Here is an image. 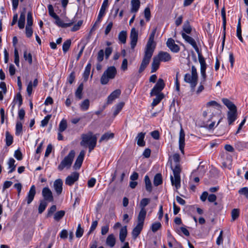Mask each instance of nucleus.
<instances>
[{"mask_svg": "<svg viewBox=\"0 0 248 248\" xmlns=\"http://www.w3.org/2000/svg\"><path fill=\"white\" fill-rule=\"evenodd\" d=\"M33 33L31 27L26 26V35L27 37H31Z\"/></svg>", "mask_w": 248, "mask_h": 248, "instance_id": "63", "label": "nucleus"}, {"mask_svg": "<svg viewBox=\"0 0 248 248\" xmlns=\"http://www.w3.org/2000/svg\"><path fill=\"white\" fill-rule=\"evenodd\" d=\"M162 183V175L160 173L156 174L154 179V185L157 186Z\"/></svg>", "mask_w": 248, "mask_h": 248, "instance_id": "37", "label": "nucleus"}, {"mask_svg": "<svg viewBox=\"0 0 248 248\" xmlns=\"http://www.w3.org/2000/svg\"><path fill=\"white\" fill-rule=\"evenodd\" d=\"M104 51L103 49L100 50L97 54V61L98 62H101L103 61L104 57Z\"/></svg>", "mask_w": 248, "mask_h": 248, "instance_id": "52", "label": "nucleus"}, {"mask_svg": "<svg viewBox=\"0 0 248 248\" xmlns=\"http://www.w3.org/2000/svg\"><path fill=\"white\" fill-rule=\"evenodd\" d=\"M240 194H243L246 197L248 198V188L247 187H243L239 189L238 191Z\"/></svg>", "mask_w": 248, "mask_h": 248, "instance_id": "64", "label": "nucleus"}, {"mask_svg": "<svg viewBox=\"0 0 248 248\" xmlns=\"http://www.w3.org/2000/svg\"><path fill=\"white\" fill-rule=\"evenodd\" d=\"M67 127V121L65 119H63L60 122L59 125V131L62 132L66 130Z\"/></svg>", "mask_w": 248, "mask_h": 248, "instance_id": "40", "label": "nucleus"}, {"mask_svg": "<svg viewBox=\"0 0 248 248\" xmlns=\"http://www.w3.org/2000/svg\"><path fill=\"white\" fill-rule=\"evenodd\" d=\"M78 180V173L74 172L71 175L68 176L65 180V184L69 186L72 185L76 181Z\"/></svg>", "mask_w": 248, "mask_h": 248, "instance_id": "23", "label": "nucleus"}, {"mask_svg": "<svg viewBox=\"0 0 248 248\" xmlns=\"http://www.w3.org/2000/svg\"><path fill=\"white\" fill-rule=\"evenodd\" d=\"M36 193L35 186L34 185L31 186L28 193V195L25 200V201H27L28 204H30L33 200L35 195Z\"/></svg>", "mask_w": 248, "mask_h": 248, "instance_id": "18", "label": "nucleus"}, {"mask_svg": "<svg viewBox=\"0 0 248 248\" xmlns=\"http://www.w3.org/2000/svg\"><path fill=\"white\" fill-rule=\"evenodd\" d=\"M131 13H137L140 7V0H131Z\"/></svg>", "mask_w": 248, "mask_h": 248, "instance_id": "25", "label": "nucleus"}, {"mask_svg": "<svg viewBox=\"0 0 248 248\" xmlns=\"http://www.w3.org/2000/svg\"><path fill=\"white\" fill-rule=\"evenodd\" d=\"M16 162L15 160L13 158H10L8 162V168L10 170L8 171L9 173H11L14 171L16 169V165L15 164Z\"/></svg>", "mask_w": 248, "mask_h": 248, "instance_id": "32", "label": "nucleus"}, {"mask_svg": "<svg viewBox=\"0 0 248 248\" xmlns=\"http://www.w3.org/2000/svg\"><path fill=\"white\" fill-rule=\"evenodd\" d=\"M185 134L184 130L182 128H181L180 133H179V149L181 151L182 154H184V148L185 145Z\"/></svg>", "mask_w": 248, "mask_h": 248, "instance_id": "16", "label": "nucleus"}, {"mask_svg": "<svg viewBox=\"0 0 248 248\" xmlns=\"http://www.w3.org/2000/svg\"><path fill=\"white\" fill-rule=\"evenodd\" d=\"M144 16L146 20V21H149L151 17V12L150 10L149 7H146L144 11Z\"/></svg>", "mask_w": 248, "mask_h": 248, "instance_id": "60", "label": "nucleus"}, {"mask_svg": "<svg viewBox=\"0 0 248 248\" xmlns=\"http://www.w3.org/2000/svg\"><path fill=\"white\" fill-rule=\"evenodd\" d=\"M33 24V19L32 17V13L29 12L27 14V23L26 26L31 27Z\"/></svg>", "mask_w": 248, "mask_h": 248, "instance_id": "53", "label": "nucleus"}, {"mask_svg": "<svg viewBox=\"0 0 248 248\" xmlns=\"http://www.w3.org/2000/svg\"><path fill=\"white\" fill-rule=\"evenodd\" d=\"M237 117V109L229 110L227 112V119L228 124L231 125L235 121Z\"/></svg>", "mask_w": 248, "mask_h": 248, "instance_id": "17", "label": "nucleus"}, {"mask_svg": "<svg viewBox=\"0 0 248 248\" xmlns=\"http://www.w3.org/2000/svg\"><path fill=\"white\" fill-rule=\"evenodd\" d=\"M182 36L185 40L190 44L195 49L197 52H198V47L197 45L196 42L195 40L191 37L187 35L185 32H182Z\"/></svg>", "mask_w": 248, "mask_h": 248, "instance_id": "15", "label": "nucleus"}, {"mask_svg": "<svg viewBox=\"0 0 248 248\" xmlns=\"http://www.w3.org/2000/svg\"><path fill=\"white\" fill-rule=\"evenodd\" d=\"M145 218L138 216L137 224L132 232V238L136 239L140 233L144 225Z\"/></svg>", "mask_w": 248, "mask_h": 248, "instance_id": "6", "label": "nucleus"}, {"mask_svg": "<svg viewBox=\"0 0 248 248\" xmlns=\"http://www.w3.org/2000/svg\"><path fill=\"white\" fill-rule=\"evenodd\" d=\"M153 52L154 51L151 50L146 49L145 50L144 57L139 70V72L140 73L142 72L145 70L147 66L149 64Z\"/></svg>", "mask_w": 248, "mask_h": 248, "instance_id": "7", "label": "nucleus"}, {"mask_svg": "<svg viewBox=\"0 0 248 248\" xmlns=\"http://www.w3.org/2000/svg\"><path fill=\"white\" fill-rule=\"evenodd\" d=\"M138 38V32L135 29L133 28L131 30L130 39L131 48L134 49L137 45Z\"/></svg>", "mask_w": 248, "mask_h": 248, "instance_id": "12", "label": "nucleus"}, {"mask_svg": "<svg viewBox=\"0 0 248 248\" xmlns=\"http://www.w3.org/2000/svg\"><path fill=\"white\" fill-rule=\"evenodd\" d=\"M76 74L75 72H72L67 78V81L70 84H72L75 80Z\"/></svg>", "mask_w": 248, "mask_h": 248, "instance_id": "62", "label": "nucleus"}, {"mask_svg": "<svg viewBox=\"0 0 248 248\" xmlns=\"http://www.w3.org/2000/svg\"><path fill=\"white\" fill-rule=\"evenodd\" d=\"M62 181L61 179L56 180L53 184V187L58 196L61 194L62 191Z\"/></svg>", "mask_w": 248, "mask_h": 248, "instance_id": "19", "label": "nucleus"}, {"mask_svg": "<svg viewBox=\"0 0 248 248\" xmlns=\"http://www.w3.org/2000/svg\"><path fill=\"white\" fill-rule=\"evenodd\" d=\"M144 182L146 190L150 193L152 191V184L149 177L147 175L144 177Z\"/></svg>", "mask_w": 248, "mask_h": 248, "instance_id": "30", "label": "nucleus"}, {"mask_svg": "<svg viewBox=\"0 0 248 248\" xmlns=\"http://www.w3.org/2000/svg\"><path fill=\"white\" fill-rule=\"evenodd\" d=\"M116 243V238L113 234L108 235L106 239V244L110 247L114 246Z\"/></svg>", "mask_w": 248, "mask_h": 248, "instance_id": "28", "label": "nucleus"}, {"mask_svg": "<svg viewBox=\"0 0 248 248\" xmlns=\"http://www.w3.org/2000/svg\"><path fill=\"white\" fill-rule=\"evenodd\" d=\"M165 83L162 78H159L157 83L155 85L154 88L152 89L150 93V96H153L154 95H157L162 93L161 92L165 87Z\"/></svg>", "mask_w": 248, "mask_h": 248, "instance_id": "8", "label": "nucleus"}, {"mask_svg": "<svg viewBox=\"0 0 248 248\" xmlns=\"http://www.w3.org/2000/svg\"><path fill=\"white\" fill-rule=\"evenodd\" d=\"M160 61L156 57L153 58V61L152 63L151 73H154L156 71L159 66Z\"/></svg>", "mask_w": 248, "mask_h": 248, "instance_id": "27", "label": "nucleus"}, {"mask_svg": "<svg viewBox=\"0 0 248 248\" xmlns=\"http://www.w3.org/2000/svg\"><path fill=\"white\" fill-rule=\"evenodd\" d=\"M198 59L201 65V73L202 78V82H205L206 78V64L204 60V58L202 56V54L200 52L199 49H198Z\"/></svg>", "mask_w": 248, "mask_h": 248, "instance_id": "9", "label": "nucleus"}, {"mask_svg": "<svg viewBox=\"0 0 248 248\" xmlns=\"http://www.w3.org/2000/svg\"><path fill=\"white\" fill-rule=\"evenodd\" d=\"M166 45L170 51L173 53H177L180 51L179 46L176 44L174 40L171 38L168 39Z\"/></svg>", "mask_w": 248, "mask_h": 248, "instance_id": "13", "label": "nucleus"}, {"mask_svg": "<svg viewBox=\"0 0 248 248\" xmlns=\"http://www.w3.org/2000/svg\"><path fill=\"white\" fill-rule=\"evenodd\" d=\"M150 199L149 198H143L141 200L140 203V210L138 216L144 218L146 217L147 212L145 207L150 203Z\"/></svg>", "mask_w": 248, "mask_h": 248, "instance_id": "11", "label": "nucleus"}, {"mask_svg": "<svg viewBox=\"0 0 248 248\" xmlns=\"http://www.w3.org/2000/svg\"><path fill=\"white\" fill-rule=\"evenodd\" d=\"M156 28L154 29L152 31L146 46L145 49L154 51L155 47V43L154 42V37L156 33Z\"/></svg>", "mask_w": 248, "mask_h": 248, "instance_id": "10", "label": "nucleus"}, {"mask_svg": "<svg viewBox=\"0 0 248 248\" xmlns=\"http://www.w3.org/2000/svg\"><path fill=\"white\" fill-rule=\"evenodd\" d=\"M75 155V151L73 150H71L69 153L62 160L60 164L58 166V170L62 171L64 169L67 170L69 169L71 167Z\"/></svg>", "mask_w": 248, "mask_h": 248, "instance_id": "4", "label": "nucleus"}, {"mask_svg": "<svg viewBox=\"0 0 248 248\" xmlns=\"http://www.w3.org/2000/svg\"><path fill=\"white\" fill-rule=\"evenodd\" d=\"M222 101L223 104L228 108L229 110L237 109L236 106L229 99L227 98H222Z\"/></svg>", "mask_w": 248, "mask_h": 248, "instance_id": "26", "label": "nucleus"}, {"mask_svg": "<svg viewBox=\"0 0 248 248\" xmlns=\"http://www.w3.org/2000/svg\"><path fill=\"white\" fill-rule=\"evenodd\" d=\"M221 16L223 20V28L224 30H226V13L225 7H223L221 9Z\"/></svg>", "mask_w": 248, "mask_h": 248, "instance_id": "51", "label": "nucleus"}, {"mask_svg": "<svg viewBox=\"0 0 248 248\" xmlns=\"http://www.w3.org/2000/svg\"><path fill=\"white\" fill-rule=\"evenodd\" d=\"M240 211L238 208L233 209L231 211V221L233 222L236 220L240 216Z\"/></svg>", "mask_w": 248, "mask_h": 248, "instance_id": "29", "label": "nucleus"}, {"mask_svg": "<svg viewBox=\"0 0 248 248\" xmlns=\"http://www.w3.org/2000/svg\"><path fill=\"white\" fill-rule=\"evenodd\" d=\"M127 235V229L126 227L124 226L121 228L120 232V234H119V238L120 240L122 242H124L125 239V238Z\"/></svg>", "mask_w": 248, "mask_h": 248, "instance_id": "36", "label": "nucleus"}, {"mask_svg": "<svg viewBox=\"0 0 248 248\" xmlns=\"http://www.w3.org/2000/svg\"><path fill=\"white\" fill-rule=\"evenodd\" d=\"M51 117V115H47V116H46L45 117V118L43 120H42L41 125L42 127H44V126H46L47 124L48 121L50 120Z\"/></svg>", "mask_w": 248, "mask_h": 248, "instance_id": "61", "label": "nucleus"}, {"mask_svg": "<svg viewBox=\"0 0 248 248\" xmlns=\"http://www.w3.org/2000/svg\"><path fill=\"white\" fill-rule=\"evenodd\" d=\"M6 144L7 146H10L13 142V137L8 131L6 132Z\"/></svg>", "mask_w": 248, "mask_h": 248, "instance_id": "44", "label": "nucleus"}, {"mask_svg": "<svg viewBox=\"0 0 248 248\" xmlns=\"http://www.w3.org/2000/svg\"><path fill=\"white\" fill-rule=\"evenodd\" d=\"M22 131V124L20 121H17L16 127V135H19Z\"/></svg>", "mask_w": 248, "mask_h": 248, "instance_id": "48", "label": "nucleus"}, {"mask_svg": "<svg viewBox=\"0 0 248 248\" xmlns=\"http://www.w3.org/2000/svg\"><path fill=\"white\" fill-rule=\"evenodd\" d=\"M162 225L160 222H156L152 224L151 226V229L153 232H155L160 229Z\"/></svg>", "mask_w": 248, "mask_h": 248, "instance_id": "46", "label": "nucleus"}, {"mask_svg": "<svg viewBox=\"0 0 248 248\" xmlns=\"http://www.w3.org/2000/svg\"><path fill=\"white\" fill-rule=\"evenodd\" d=\"M145 133H139L136 139L137 141V144L140 147H143L145 145V142L144 140Z\"/></svg>", "mask_w": 248, "mask_h": 248, "instance_id": "24", "label": "nucleus"}, {"mask_svg": "<svg viewBox=\"0 0 248 248\" xmlns=\"http://www.w3.org/2000/svg\"><path fill=\"white\" fill-rule=\"evenodd\" d=\"M117 74V70L115 66L108 67L103 73L100 78L102 85L107 84L110 79H113Z\"/></svg>", "mask_w": 248, "mask_h": 248, "instance_id": "5", "label": "nucleus"}, {"mask_svg": "<svg viewBox=\"0 0 248 248\" xmlns=\"http://www.w3.org/2000/svg\"><path fill=\"white\" fill-rule=\"evenodd\" d=\"M71 45V41L70 40H67L65 42H64L62 45V50L64 52H66L67 51L70 47Z\"/></svg>", "mask_w": 248, "mask_h": 248, "instance_id": "54", "label": "nucleus"}, {"mask_svg": "<svg viewBox=\"0 0 248 248\" xmlns=\"http://www.w3.org/2000/svg\"><path fill=\"white\" fill-rule=\"evenodd\" d=\"M82 140L80 145L84 147H89V151L90 153L96 146L97 137L91 132L81 135Z\"/></svg>", "mask_w": 248, "mask_h": 248, "instance_id": "1", "label": "nucleus"}, {"mask_svg": "<svg viewBox=\"0 0 248 248\" xmlns=\"http://www.w3.org/2000/svg\"><path fill=\"white\" fill-rule=\"evenodd\" d=\"M124 103L121 102L118 104L115 107V110L113 112V116L115 117L122 110V108L124 106Z\"/></svg>", "mask_w": 248, "mask_h": 248, "instance_id": "47", "label": "nucleus"}, {"mask_svg": "<svg viewBox=\"0 0 248 248\" xmlns=\"http://www.w3.org/2000/svg\"><path fill=\"white\" fill-rule=\"evenodd\" d=\"M156 57L160 61L164 62H169L171 59L170 55L169 53L164 51H160Z\"/></svg>", "mask_w": 248, "mask_h": 248, "instance_id": "21", "label": "nucleus"}, {"mask_svg": "<svg viewBox=\"0 0 248 248\" xmlns=\"http://www.w3.org/2000/svg\"><path fill=\"white\" fill-rule=\"evenodd\" d=\"M25 21V14L24 12L21 13L18 22V26L19 29H22L24 28Z\"/></svg>", "mask_w": 248, "mask_h": 248, "instance_id": "33", "label": "nucleus"}, {"mask_svg": "<svg viewBox=\"0 0 248 248\" xmlns=\"http://www.w3.org/2000/svg\"><path fill=\"white\" fill-rule=\"evenodd\" d=\"M24 58L30 64L32 63V56L30 53H28L27 51L24 52Z\"/></svg>", "mask_w": 248, "mask_h": 248, "instance_id": "55", "label": "nucleus"}, {"mask_svg": "<svg viewBox=\"0 0 248 248\" xmlns=\"http://www.w3.org/2000/svg\"><path fill=\"white\" fill-rule=\"evenodd\" d=\"M113 49L111 47H107L106 48L105 52H104V55L105 56L106 59H108L111 54L112 53Z\"/></svg>", "mask_w": 248, "mask_h": 248, "instance_id": "57", "label": "nucleus"}, {"mask_svg": "<svg viewBox=\"0 0 248 248\" xmlns=\"http://www.w3.org/2000/svg\"><path fill=\"white\" fill-rule=\"evenodd\" d=\"M47 205V203L45 200H42L40 201L38 207V212L39 214H42L44 211Z\"/></svg>", "mask_w": 248, "mask_h": 248, "instance_id": "45", "label": "nucleus"}, {"mask_svg": "<svg viewBox=\"0 0 248 248\" xmlns=\"http://www.w3.org/2000/svg\"><path fill=\"white\" fill-rule=\"evenodd\" d=\"M183 30L185 32V33L190 34L191 33L192 28L188 20L186 21L184 24Z\"/></svg>", "mask_w": 248, "mask_h": 248, "instance_id": "41", "label": "nucleus"}, {"mask_svg": "<svg viewBox=\"0 0 248 248\" xmlns=\"http://www.w3.org/2000/svg\"><path fill=\"white\" fill-rule=\"evenodd\" d=\"M184 79L186 83L190 84L191 91L193 92L198 80V75L195 66H192L191 74L186 73L185 74Z\"/></svg>", "mask_w": 248, "mask_h": 248, "instance_id": "2", "label": "nucleus"}, {"mask_svg": "<svg viewBox=\"0 0 248 248\" xmlns=\"http://www.w3.org/2000/svg\"><path fill=\"white\" fill-rule=\"evenodd\" d=\"M42 195L46 201L52 202L53 198L51 191L48 187H45L42 190Z\"/></svg>", "mask_w": 248, "mask_h": 248, "instance_id": "20", "label": "nucleus"}, {"mask_svg": "<svg viewBox=\"0 0 248 248\" xmlns=\"http://www.w3.org/2000/svg\"><path fill=\"white\" fill-rule=\"evenodd\" d=\"M114 137L113 133H106L103 134L99 140V142H101L103 141H107L109 139H112Z\"/></svg>", "mask_w": 248, "mask_h": 248, "instance_id": "42", "label": "nucleus"}, {"mask_svg": "<svg viewBox=\"0 0 248 248\" xmlns=\"http://www.w3.org/2000/svg\"><path fill=\"white\" fill-rule=\"evenodd\" d=\"M14 55H15L14 62H15L16 65L18 67L19 66V58L18 50L16 48L14 50Z\"/></svg>", "mask_w": 248, "mask_h": 248, "instance_id": "58", "label": "nucleus"}, {"mask_svg": "<svg viewBox=\"0 0 248 248\" xmlns=\"http://www.w3.org/2000/svg\"><path fill=\"white\" fill-rule=\"evenodd\" d=\"M18 102V108H20L22 104V98L20 93H17L14 98V102Z\"/></svg>", "mask_w": 248, "mask_h": 248, "instance_id": "56", "label": "nucleus"}, {"mask_svg": "<svg viewBox=\"0 0 248 248\" xmlns=\"http://www.w3.org/2000/svg\"><path fill=\"white\" fill-rule=\"evenodd\" d=\"M126 38L127 32L126 31H122L119 33L118 39L122 44H125L126 43Z\"/></svg>", "mask_w": 248, "mask_h": 248, "instance_id": "38", "label": "nucleus"}, {"mask_svg": "<svg viewBox=\"0 0 248 248\" xmlns=\"http://www.w3.org/2000/svg\"><path fill=\"white\" fill-rule=\"evenodd\" d=\"M64 214L65 212L63 210L58 211L55 214L54 218L55 220L59 221L64 216Z\"/></svg>", "mask_w": 248, "mask_h": 248, "instance_id": "49", "label": "nucleus"}, {"mask_svg": "<svg viewBox=\"0 0 248 248\" xmlns=\"http://www.w3.org/2000/svg\"><path fill=\"white\" fill-rule=\"evenodd\" d=\"M108 6V0H104L101 6L97 18L95 22L94 26L100 22L102 17L104 16L106 8Z\"/></svg>", "mask_w": 248, "mask_h": 248, "instance_id": "14", "label": "nucleus"}, {"mask_svg": "<svg viewBox=\"0 0 248 248\" xmlns=\"http://www.w3.org/2000/svg\"><path fill=\"white\" fill-rule=\"evenodd\" d=\"M48 10L49 15L53 18L58 17V16L54 13L53 7L52 5L49 4L48 6Z\"/></svg>", "mask_w": 248, "mask_h": 248, "instance_id": "59", "label": "nucleus"}, {"mask_svg": "<svg viewBox=\"0 0 248 248\" xmlns=\"http://www.w3.org/2000/svg\"><path fill=\"white\" fill-rule=\"evenodd\" d=\"M90 106V100L86 99L81 102L80 104V108L83 111L87 110Z\"/></svg>", "mask_w": 248, "mask_h": 248, "instance_id": "35", "label": "nucleus"}, {"mask_svg": "<svg viewBox=\"0 0 248 248\" xmlns=\"http://www.w3.org/2000/svg\"><path fill=\"white\" fill-rule=\"evenodd\" d=\"M169 161L170 163L171 169L173 171V176H170V181L172 186H174L176 189H179L181 186V178L180 173L181 169H179L178 167L173 168L172 165V161L171 157H169Z\"/></svg>", "mask_w": 248, "mask_h": 248, "instance_id": "3", "label": "nucleus"}, {"mask_svg": "<svg viewBox=\"0 0 248 248\" xmlns=\"http://www.w3.org/2000/svg\"><path fill=\"white\" fill-rule=\"evenodd\" d=\"M121 93V92L120 90L119 89L116 90L111 93L108 97L107 104H111L114 100L120 96Z\"/></svg>", "mask_w": 248, "mask_h": 248, "instance_id": "22", "label": "nucleus"}, {"mask_svg": "<svg viewBox=\"0 0 248 248\" xmlns=\"http://www.w3.org/2000/svg\"><path fill=\"white\" fill-rule=\"evenodd\" d=\"M155 95L156 96V97L153 99L152 103V106L153 107L158 105L164 97V94L163 93H160Z\"/></svg>", "mask_w": 248, "mask_h": 248, "instance_id": "31", "label": "nucleus"}, {"mask_svg": "<svg viewBox=\"0 0 248 248\" xmlns=\"http://www.w3.org/2000/svg\"><path fill=\"white\" fill-rule=\"evenodd\" d=\"M85 155V151L84 150L81 151L79 155H78V169H79L82 165Z\"/></svg>", "mask_w": 248, "mask_h": 248, "instance_id": "50", "label": "nucleus"}, {"mask_svg": "<svg viewBox=\"0 0 248 248\" xmlns=\"http://www.w3.org/2000/svg\"><path fill=\"white\" fill-rule=\"evenodd\" d=\"M172 159L173 160L174 162L175 163V165L174 168H176V167H178L179 169H181L180 165V155L177 154H174L172 156Z\"/></svg>", "mask_w": 248, "mask_h": 248, "instance_id": "43", "label": "nucleus"}, {"mask_svg": "<svg viewBox=\"0 0 248 248\" xmlns=\"http://www.w3.org/2000/svg\"><path fill=\"white\" fill-rule=\"evenodd\" d=\"M91 69V64L90 63H89L86 66L84 72L83 73V78L84 79V81H87L90 73Z\"/></svg>", "mask_w": 248, "mask_h": 248, "instance_id": "34", "label": "nucleus"}, {"mask_svg": "<svg viewBox=\"0 0 248 248\" xmlns=\"http://www.w3.org/2000/svg\"><path fill=\"white\" fill-rule=\"evenodd\" d=\"M241 19L239 18L238 22V24L237 26V30H236V35L239 40L241 42H243V39L242 38V35H241V22H240Z\"/></svg>", "mask_w": 248, "mask_h": 248, "instance_id": "39", "label": "nucleus"}]
</instances>
